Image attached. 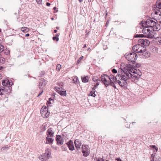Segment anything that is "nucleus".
Segmentation results:
<instances>
[{"mask_svg":"<svg viewBox=\"0 0 161 161\" xmlns=\"http://www.w3.org/2000/svg\"><path fill=\"white\" fill-rule=\"evenodd\" d=\"M100 159L101 160V161H104V160L103 158H100Z\"/></svg>","mask_w":161,"mask_h":161,"instance_id":"0e129e2a","label":"nucleus"},{"mask_svg":"<svg viewBox=\"0 0 161 161\" xmlns=\"http://www.w3.org/2000/svg\"><path fill=\"white\" fill-rule=\"evenodd\" d=\"M43 91L42 90L41 93H40L37 96V97H39L41 94L43 92Z\"/></svg>","mask_w":161,"mask_h":161,"instance_id":"680f3d73","label":"nucleus"},{"mask_svg":"<svg viewBox=\"0 0 161 161\" xmlns=\"http://www.w3.org/2000/svg\"><path fill=\"white\" fill-rule=\"evenodd\" d=\"M51 153V150L49 148H47L46 150L45 153L43 154L42 156H43L44 157L45 156L46 157V154H47V153Z\"/></svg>","mask_w":161,"mask_h":161,"instance_id":"c756f323","label":"nucleus"},{"mask_svg":"<svg viewBox=\"0 0 161 161\" xmlns=\"http://www.w3.org/2000/svg\"><path fill=\"white\" fill-rule=\"evenodd\" d=\"M74 143L76 149L80 150V146L81 145L80 141L79 139H76Z\"/></svg>","mask_w":161,"mask_h":161,"instance_id":"2eb2a0df","label":"nucleus"},{"mask_svg":"<svg viewBox=\"0 0 161 161\" xmlns=\"http://www.w3.org/2000/svg\"><path fill=\"white\" fill-rule=\"evenodd\" d=\"M4 51L3 47V46L0 45V53ZM5 59L3 58L0 57V65L3 64L5 62Z\"/></svg>","mask_w":161,"mask_h":161,"instance_id":"a211bd4d","label":"nucleus"},{"mask_svg":"<svg viewBox=\"0 0 161 161\" xmlns=\"http://www.w3.org/2000/svg\"><path fill=\"white\" fill-rule=\"evenodd\" d=\"M151 147H152L153 148L155 149L157 151L158 150V148L156 146L154 145H152L151 146Z\"/></svg>","mask_w":161,"mask_h":161,"instance_id":"79ce46f5","label":"nucleus"},{"mask_svg":"<svg viewBox=\"0 0 161 161\" xmlns=\"http://www.w3.org/2000/svg\"><path fill=\"white\" fill-rule=\"evenodd\" d=\"M89 95L95 97L96 95L95 93L92 92V91H91L90 93L89 94Z\"/></svg>","mask_w":161,"mask_h":161,"instance_id":"58836bf2","label":"nucleus"},{"mask_svg":"<svg viewBox=\"0 0 161 161\" xmlns=\"http://www.w3.org/2000/svg\"><path fill=\"white\" fill-rule=\"evenodd\" d=\"M9 53V51L8 50L4 52V53L7 55H8Z\"/></svg>","mask_w":161,"mask_h":161,"instance_id":"5fc2aeb1","label":"nucleus"},{"mask_svg":"<svg viewBox=\"0 0 161 161\" xmlns=\"http://www.w3.org/2000/svg\"><path fill=\"white\" fill-rule=\"evenodd\" d=\"M90 150L88 145H82V152L83 153V156L86 157L90 154Z\"/></svg>","mask_w":161,"mask_h":161,"instance_id":"423d86ee","label":"nucleus"},{"mask_svg":"<svg viewBox=\"0 0 161 161\" xmlns=\"http://www.w3.org/2000/svg\"><path fill=\"white\" fill-rule=\"evenodd\" d=\"M66 145V144H65L61 147L63 151H66L67 150Z\"/></svg>","mask_w":161,"mask_h":161,"instance_id":"c9c22d12","label":"nucleus"},{"mask_svg":"<svg viewBox=\"0 0 161 161\" xmlns=\"http://www.w3.org/2000/svg\"><path fill=\"white\" fill-rule=\"evenodd\" d=\"M155 32L153 31H150L149 29L148 31L147 32V34L146 35L145 37L148 38L152 39L153 38H155Z\"/></svg>","mask_w":161,"mask_h":161,"instance_id":"9b49d317","label":"nucleus"},{"mask_svg":"<svg viewBox=\"0 0 161 161\" xmlns=\"http://www.w3.org/2000/svg\"><path fill=\"white\" fill-rule=\"evenodd\" d=\"M59 35L58 34H56L55 35V36L53 37V41H58L59 40L58 36Z\"/></svg>","mask_w":161,"mask_h":161,"instance_id":"c85d7f7f","label":"nucleus"},{"mask_svg":"<svg viewBox=\"0 0 161 161\" xmlns=\"http://www.w3.org/2000/svg\"><path fill=\"white\" fill-rule=\"evenodd\" d=\"M52 148H53L54 149H55L57 150V148H58V147H54L53 146H52Z\"/></svg>","mask_w":161,"mask_h":161,"instance_id":"4d7b16f0","label":"nucleus"},{"mask_svg":"<svg viewBox=\"0 0 161 161\" xmlns=\"http://www.w3.org/2000/svg\"><path fill=\"white\" fill-rule=\"evenodd\" d=\"M61 65L60 64H58L56 66V69L58 71H59L61 68Z\"/></svg>","mask_w":161,"mask_h":161,"instance_id":"4c0bfd02","label":"nucleus"},{"mask_svg":"<svg viewBox=\"0 0 161 161\" xmlns=\"http://www.w3.org/2000/svg\"><path fill=\"white\" fill-rule=\"evenodd\" d=\"M36 2L38 4H41L42 2V0H36Z\"/></svg>","mask_w":161,"mask_h":161,"instance_id":"8fccbe9b","label":"nucleus"},{"mask_svg":"<svg viewBox=\"0 0 161 161\" xmlns=\"http://www.w3.org/2000/svg\"><path fill=\"white\" fill-rule=\"evenodd\" d=\"M10 92L11 90L8 86L4 87V93L7 94Z\"/></svg>","mask_w":161,"mask_h":161,"instance_id":"393cba45","label":"nucleus"},{"mask_svg":"<svg viewBox=\"0 0 161 161\" xmlns=\"http://www.w3.org/2000/svg\"><path fill=\"white\" fill-rule=\"evenodd\" d=\"M160 11L159 9H156V11L153 12L152 13L151 15L152 16H153L155 18H156V19H158L159 14H160Z\"/></svg>","mask_w":161,"mask_h":161,"instance_id":"6ab92c4d","label":"nucleus"},{"mask_svg":"<svg viewBox=\"0 0 161 161\" xmlns=\"http://www.w3.org/2000/svg\"><path fill=\"white\" fill-rule=\"evenodd\" d=\"M150 49L151 51L154 53L158 52V48L154 46H151L150 47Z\"/></svg>","mask_w":161,"mask_h":161,"instance_id":"b1692460","label":"nucleus"},{"mask_svg":"<svg viewBox=\"0 0 161 161\" xmlns=\"http://www.w3.org/2000/svg\"><path fill=\"white\" fill-rule=\"evenodd\" d=\"M112 72L114 73H117V70L115 69H112Z\"/></svg>","mask_w":161,"mask_h":161,"instance_id":"de8ad7c7","label":"nucleus"},{"mask_svg":"<svg viewBox=\"0 0 161 161\" xmlns=\"http://www.w3.org/2000/svg\"><path fill=\"white\" fill-rule=\"evenodd\" d=\"M94 161H101L100 158L99 157H95L94 158Z\"/></svg>","mask_w":161,"mask_h":161,"instance_id":"ea45409f","label":"nucleus"},{"mask_svg":"<svg viewBox=\"0 0 161 161\" xmlns=\"http://www.w3.org/2000/svg\"><path fill=\"white\" fill-rule=\"evenodd\" d=\"M51 104H52V102L51 101H47V105L48 107L50 106H51L50 105Z\"/></svg>","mask_w":161,"mask_h":161,"instance_id":"37998d69","label":"nucleus"},{"mask_svg":"<svg viewBox=\"0 0 161 161\" xmlns=\"http://www.w3.org/2000/svg\"><path fill=\"white\" fill-rule=\"evenodd\" d=\"M73 81L74 83L75 84H78V83L79 82V79L78 77H76L74 78L73 79Z\"/></svg>","mask_w":161,"mask_h":161,"instance_id":"7c9ffc66","label":"nucleus"},{"mask_svg":"<svg viewBox=\"0 0 161 161\" xmlns=\"http://www.w3.org/2000/svg\"><path fill=\"white\" fill-rule=\"evenodd\" d=\"M95 88L93 87V88H92V91H91L92 92L95 93V92H96L95 91Z\"/></svg>","mask_w":161,"mask_h":161,"instance_id":"603ef678","label":"nucleus"},{"mask_svg":"<svg viewBox=\"0 0 161 161\" xmlns=\"http://www.w3.org/2000/svg\"><path fill=\"white\" fill-rule=\"evenodd\" d=\"M9 148V147L8 146L7 147H2L1 150L2 151L3 150H5L6 149H8Z\"/></svg>","mask_w":161,"mask_h":161,"instance_id":"c03bdc74","label":"nucleus"},{"mask_svg":"<svg viewBox=\"0 0 161 161\" xmlns=\"http://www.w3.org/2000/svg\"><path fill=\"white\" fill-rule=\"evenodd\" d=\"M138 44L134 45L132 48L133 51L136 53H139L140 48H142V46L140 44L143 45L145 46H147L150 44L149 41L146 38H140L138 40Z\"/></svg>","mask_w":161,"mask_h":161,"instance_id":"f03ea898","label":"nucleus"},{"mask_svg":"<svg viewBox=\"0 0 161 161\" xmlns=\"http://www.w3.org/2000/svg\"><path fill=\"white\" fill-rule=\"evenodd\" d=\"M30 36V34L28 33H27V34H26L25 35V36L26 37H28V36Z\"/></svg>","mask_w":161,"mask_h":161,"instance_id":"e2e57ef3","label":"nucleus"},{"mask_svg":"<svg viewBox=\"0 0 161 161\" xmlns=\"http://www.w3.org/2000/svg\"><path fill=\"white\" fill-rule=\"evenodd\" d=\"M55 90L56 92H57L58 93L59 91H60V88L58 87H55Z\"/></svg>","mask_w":161,"mask_h":161,"instance_id":"a18cd8bd","label":"nucleus"},{"mask_svg":"<svg viewBox=\"0 0 161 161\" xmlns=\"http://www.w3.org/2000/svg\"><path fill=\"white\" fill-rule=\"evenodd\" d=\"M93 80L95 82H98V81H100V80L99 79H94V78H93Z\"/></svg>","mask_w":161,"mask_h":161,"instance_id":"09e8293b","label":"nucleus"},{"mask_svg":"<svg viewBox=\"0 0 161 161\" xmlns=\"http://www.w3.org/2000/svg\"><path fill=\"white\" fill-rule=\"evenodd\" d=\"M116 160L117 161H122V160L120 159V158H117Z\"/></svg>","mask_w":161,"mask_h":161,"instance_id":"6e6d98bb","label":"nucleus"},{"mask_svg":"<svg viewBox=\"0 0 161 161\" xmlns=\"http://www.w3.org/2000/svg\"><path fill=\"white\" fill-rule=\"evenodd\" d=\"M56 141L57 142V144L59 146L63 145L64 143L63 138L59 135H57L56 137Z\"/></svg>","mask_w":161,"mask_h":161,"instance_id":"6e6552de","label":"nucleus"},{"mask_svg":"<svg viewBox=\"0 0 161 161\" xmlns=\"http://www.w3.org/2000/svg\"><path fill=\"white\" fill-rule=\"evenodd\" d=\"M161 19V11H160V14H159L158 18V19Z\"/></svg>","mask_w":161,"mask_h":161,"instance_id":"864d4df0","label":"nucleus"},{"mask_svg":"<svg viewBox=\"0 0 161 161\" xmlns=\"http://www.w3.org/2000/svg\"><path fill=\"white\" fill-rule=\"evenodd\" d=\"M48 99V101H54V99H53L52 97L49 98Z\"/></svg>","mask_w":161,"mask_h":161,"instance_id":"052dcab7","label":"nucleus"},{"mask_svg":"<svg viewBox=\"0 0 161 161\" xmlns=\"http://www.w3.org/2000/svg\"><path fill=\"white\" fill-rule=\"evenodd\" d=\"M136 66L137 67L139 68L141 66V64L139 63H137L136 64Z\"/></svg>","mask_w":161,"mask_h":161,"instance_id":"3c124183","label":"nucleus"},{"mask_svg":"<svg viewBox=\"0 0 161 161\" xmlns=\"http://www.w3.org/2000/svg\"><path fill=\"white\" fill-rule=\"evenodd\" d=\"M4 94V87H0V95H2Z\"/></svg>","mask_w":161,"mask_h":161,"instance_id":"2f4dec72","label":"nucleus"},{"mask_svg":"<svg viewBox=\"0 0 161 161\" xmlns=\"http://www.w3.org/2000/svg\"><path fill=\"white\" fill-rule=\"evenodd\" d=\"M129 66H130L129 65H125V66L123 69H121V74H118L116 76L115 78L117 79V81L119 80H127L129 79V78L130 77L131 75L127 74V69L129 68Z\"/></svg>","mask_w":161,"mask_h":161,"instance_id":"f257e3e1","label":"nucleus"},{"mask_svg":"<svg viewBox=\"0 0 161 161\" xmlns=\"http://www.w3.org/2000/svg\"><path fill=\"white\" fill-rule=\"evenodd\" d=\"M149 27L151 28V29L153 30V31L155 32V31L157 30L158 29L157 23H156V24H153V25H151V26H150Z\"/></svg>","mask_w":161,"mask_h":161,"instance_id":"5701e85b","label":"nucleus"},{"mask_svg":"<svg viewBox=\"0 0 161 161\" xmlns=\"http://www.w3.org/2000/svg\"><path fill=\"white\" fill-rule=\"evenodd\" d=\"M58 93L61 96H66V91H59Z\"/></svg>","mask_w":161,"mask_h":161,"instance_id":"cd10ccee","label":"nucleus"},{"mask_svg":"<svg viewBox=\"0 0 161 161\" xmlns=\"http://www.w3.org/2000/svg\"><path fill=\"white\" fill-rule=\"evenodd\" d=\"M4 51L3 47V46L0 45V53ZM5 59L3 58L0 57V65L3 64L5 62Z\"/></svg>","mask_w":161,"mask_h":161,"instance_id":"f3484780","label":"nucleus"},{"mask_svg":"<svg viewBox=\"0 0 161 161\" xmlns=\"http://www.w3.org/2000/svg\"><path fill=\"white\" fill-rule=\"evenodd\" d=\"M21 30L23 32H26L28 31L29 29L25 27H23L21 28Z\"/></svg>","mask_w":161,"mask_h":161,"instance_id":"473e14b6","label":"nucleus"},{"mask_svg":"<svg viewBox=\"0 0 161 161\" xmlns=\"http://www.w3.org/2000/svg\"><path fill=\"white\" fill-rule=\"evenodd\" d=\"M10 83V82L8 80H2V84L3 86L6 87L7 86H8L9 87H10L11 84Z\"/></svg>","mask_w":161,"mask_h":161,"instance_id":"4be33fe9","label":"nucleus"},{"mask_svg":"<svg viewBox=\"0 0 161 161\" xmlns=\"http://www.w3.org/2000/svg\"><path fill=\"white\" fill-rule=\"evenodd\" d=\"M156 21H154L151 19H148L146 21V25L149 27L151 25H153V24H156V23L157 22V20L155 18H153Z\"/></svg>","mask_w":161,"mask_h":161,"instance_id":"1a4fd4ad","label":"nucleus"},{"mask_svg":"<svg viewBox=\"0 0 161 161\" xmlns=\"http://www.w3.org/2000/svg\"><path fill=\"white\" fill-rule=\"evenodd\" d=\"M156 161H161V158H159L158 159L156 160Z\"/></svg>","mask_w":161,"mask_h":161,"instance_id":"13d9d810","label":"nucleus"},{"mask_svg":"<svg viewBox=\"0 0 161 161\" xmlns=\"http://www.w3.org/2000/svg\"><path fill=\"white\" fill-rule=\"evenodd\" d=\"M47 136L48 137H52L54 136V132L52 130V128H49L47 130Z\"/></svg>","mask_w":161,"mask_h":161,"instance_id":"dca6fc26","label":"nucleus"},{"mask_svg":"<svg viewBox=\"0 0 161 161\" xmlns=\"http://www.w3.org/2000/svg\"><path fill=\"white\" fill-rule=\"evenodd\" d=\"M154 38L156 39V40L157 42L161 43V37H155V36Z\"/></svg>","mask_w":161,"mask_h":161,"instance_id":"f704fd0d","label":"nucleus"},{"mask_svg":"<svg viewBox=\"0 0 161 161\" xmlns=\"http://www.w3.org/2000/svg\"><path fill=\"white\" fill-rule=\"evenodd\" d=\"M51 5V4L50 3H46V5L47 6H49L50 5Z\"/></svg>","mask_w":161,"mask_h":161,"instance_id":"bf43d9fd","label":"nucleus"},{"mask_svg":"<svg viewBox=\"0 0 161 161\" xmlns=\"http://www.w3.org/2000/svg\"><path fill=\"white\" fill-rule=\"evenodd\" d=\"M83 58H84V57L83 56H82L80 57L79 58L78 60L77 63H76V64H78L80 62L81 60Z\"/></svg>","mask_w":161,"mask_h":161,"instance_id":"e433bc0d","label":"nucleus"},{"mask_svg":"<svg viewBox=\"0 0 161 161\" xmlns=\"http://www.w3.org/2000/svg\"><path fill=\"white\" fill-rule=\"evenodd\" d=\"M59 84H58V85L59 86H62V84H63V83H59Z\"/></svg>","mask_w":161,"mask_h":161,"instance_id":"338daca9","label":"nucleus"},{"mask_svg":"<svg viewBox=\"0 0 161 161\" xmlns=\"http://www.w3.org/2000/svg\"><path fill=\"white\" fill-rule=\"evenodd\" d=\"M109 81L110 85H114V83L117 82V79L113 75L111 74L109 76Z\"/></svg>","mask_w":161,"mask_h":161,"instance_id":"9d476101","label":"nucleus"},{"mask_svg":"<svg viewBox=\"0 0 161 161\" xmlns=\"http://www.w3.org/2000/svg\"><path fill=\"white\" fill-rule=\"evenodd\" d=\"M69 150L73 151L75 149L74 146L73 144V142L71 140H70L69 142L66 143Z\"/></svg>","mask_w":161,"mask_h":161,"instance_id":"4468645a","label":"nucleus"},{"mask_svg":"<svg viewBox=\"0 0 161 161\" xmlns=\"http://www.w3.org/2000/svg\"><path fill=\"white\" fill-rule=\"evenodd\" d=\"M47 81L44 79H41L39 81V88L40 89H42L43 87H44L46 85Z\"/></svg>","mask_w":161,"mask_h":161,"instance_id":"ddd939ff","label":"nucleus"},{"mask_svg":"<svg viewBox=\"0 0 161 161\" xmlns=\"http://www.w3.org/2000/svg\"><path fill=\"white\" fill-rule=\"evenodd\" d=\"M46 156L48 159L51 158V153H47V154H46Z\"/></svg>","mask_w":161,"mask_h":161,"instance_id":"a19ab883","label":"nucleus"},{"mask_svg":"<svg viewBox=\"0 0 161 161\" xmlns=\"http://www.w3.org/2000/svg\"><path fill=\"white\" fill-rule=\"evenodd\" d=\"M149 27L147 26H146L145 28H143L142 30V32L144 34V35L142 34H137L136 35V37H142L143 36H145L147 34V32L148 31L149 29H148L147 28Z\"/></svg>","mask_w":161,"mask_h":161,"instance_id":"f8f14e48","label":"nucleus"},{"mask_svg":"<svg viewBox=\"0 0 161 161\" xmlns=\"http://www.w3.org/2000/svg\"><path fill=\"white\" fill-rule=\"evenodd\" d=\"M109 79V76L106 74L103 75L101 76V80L106 87L110 84Z\"/></svg>","mask_w":161,"mask_h":161,"instance_id":"39448f33","label":"nucleus"},{"mask_svg":"<svg viewBox=\"0 0 161 161\" xmlns=\"http://www.w3.org/2000/svg\"><path fill=\"white\" fill-rule=\"evenodd\" d=\"M123 81H121L120 80H119L117 82L118 84L121 87L125 88V87L127 83L126 82V80H123Z\"/></svg>","mask_w":161,"mask_h":161,"instance_id":"aec40b11","label":"nucleus"},{"mask_svg":"<svg viewBox=\"0 0 161 161\" xmlns=\"http://www.w3.org/2000/svg\"><path fill=\"white\" fill-rule=\"evenodd\" d=\"M126 65H129L130 66H129V68L127 69V74H129L131 75L130 77L129 78V79H133L134 77L136 78V79H139L140 77L142 74L141 72L138 74L137 73V70L135 69L132 65L128 64H126Z\"/></svg>","mask_w":161,"mask_h":161,"instance_id":"7ed1b4c3","label":"nucleus"},{"mask_svg":"<svg viewBox=\"0 0 161 161\" xmlns=\"http://www.w3.org/2000/svg\"><path fill=\"white\" fill-rule=\"evenodd\" d=\"M40 158V159H41V160H43L44 159V158H42H42H41V157H40V158Z\"/></svg>","mask_w":161,"mask_h":161,"instance_id":"774afa93","label":"nucleus"},{"mask_svg":"<svg viewBox=\"0 0 161 161\" xmlns=\"http://www.w3.org/2000/svg\"><path fill=\"white\" fill-rule=\"evenodd\" d=\"M111 85L112 86H113L114 88H116V86L114 85H114Z\"/></svg>","mask_w":161,"mask_h":161,"instance_id":"69168bd1","label":"nucleus"},{"mask_svg":"<svg viewBox=\"0 0 161 161\" xmlns=\"http://www.w3.org/2000/svg\"><path fill=\"white\" fill-rule=\"evenodd\" d=\"M156 4L158 8L159 9H161V0L157 1L156 2Z\"/></svg>","mask_w":161,"mask_h":161,"instance_id":"a878e982","label":"nucleus"},{"mask_svg":"<svg viewBox=\"0 0 161 161\" xmlns=\"http://www.w3.org/2000/svg\"><path fill=\"white\" fill-rule=\"evenodd\" d=\"M48 109L47 107L45 106L42 107L41 110V113L42 116H44L46 118H47L48 117L50 113L48 111Z\"/></svg>","mask_w":161,"mask_h":161,"instance_id":"0eeeda50","label":"nucleus"},{"mask_svg":"<svg viewBox=\"0 0 161 161\" xmlns=\"http://www.w3.org/2000/svg\"><path fill=\"white\" fill-rule=\"evenodd\" d=\"M146 50V48L144 47H142V48H140V49L139 50V53H143L145 52Z\"/></svg>","mask_w":161,"mask_h":161,"instance_id":"72a5a7b5","label":"nucleus"},{"mask_svg":"<svg viewBox=\"0 0 161 161\" xmlns=\"http://www.w3.org/2000/svg\"><path fill=\"white\" fill-rule=\"evenodd\" d=\"M99 85V82H97L96 83V84L94 85V86L93 87H94L95 89H97V88L98 86Z\"/></svg>","mask_w":161,"mask_h":161,"instance_id":"49530a36","label":"nucleus"},{"mask_svg":"<svg viewBox=\"0 0 161 161\" xmlns=\"http://www.w3.org/2000/svg\"><path fill=\"white\" fill-rule=\"evenodd\" d=\"M137 54L135 53L130 52L125 54V57L127 60L131 62L133 64L137 59Z\"/></svg>","mask_w":161,"mask_h":161,"instance_id":"20e7f679","label":"nucleus"},{"mask_svg":"<svg viewBox=\"0 0 161 161\" xmlns=\"http://www.w3.org/2000/svg\"><path fill=\"white\" fill-rule=\"evenodd\" d=\"M82 81V82L84 83L87 82L88 81V76H87L84 77H81Z\"/></svg>","mask_w":161,"mask_h":161,"instance_id":"bb28decb","label":"nucleus"},{"mask_svg":"<svg viewBox=\"0 0 161 161\" xmlns=\"http://www.w3.org/2000/svg\"><path fill=\"white\" fill-rule=\"evenodd\" d=\"M46 144H52L53 143L54 139L51 137H46Z\"/></svg>","mask_w":161,"mask_h":161,"instance_id":"412c9836","label":"nucleus"}]
</instances>
